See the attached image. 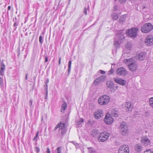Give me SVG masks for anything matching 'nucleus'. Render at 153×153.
Wrapping results in <instances>:
<instances>
[{
	"instance_id": "obj_1",
	"label": "nucleus",
	"mask_w": 153,
	"mask_h": 153,
	"mask_svg": "<svg viewBox=\"0 0 153 153\" xmlns=\"http://www.w3.org/2000/svg\"><path fill=\"white\" fill-rule=\"evenodd\" d=\"M124 62L127 65L128 69L132 71H134L137 70V65L136 62L132 58L125 59Z\"/></svg>"
},
{
	"instance_id": "obj_2",
	"label": "nucleus",
	"mask_w": 153,
	"mask_h": 153,
	"mask_svg": "<svg viewBox=\"0 0 153 153\" xmlns=\"http://www.w3.org/2000/svg\"><path fill=\"white\" fill-rule=\"evenodd\" d=\"M119 33H118L115 36V40L114 43V45L117 49L119 48L120 46V43H121L125 38L124 33L123 31L121 30Z\"/></svg>"
},
{
	"instance_id": "obj_3",
	"label": "nucleus",
	"mask_w": 153,
	"mask_h": 153,
	"mask_svg": "<svg viewBox=\"0 0 153 153\" xmlns=\"http://www.w3.org/2000/svg\"><path fill=\"white\" fill-rule=\"evenodd\" d=\"M110 135L107 131H103L98 133L97 138L98 140L101 142H104L108 140Z\"/></svg>"
},
{
	"instance_id": "obj_4",
	"label": "nucleus",
	"mask_w": 153,
	"mask_h": 153,
	"mask_svg": "<svg viewBox=\"0 0 153 153\" xmlns=\"http://www.w3.org/2000/svg\"><path fill=\"white\" fill-rule=\"evenodd\" d=\"M119 128L120 131L123 135H126L128 133V127L126 123L124 122L121 123Z\"/></svg>"
},
{
	"instance_id": "obj_5",
	"label": "nucleus",
	"mask_w": 153,
	"mask_h": 153,
	"mask_svg": "<svg viewBox=\"0 0 153 153\" xmlns=\"http://www.w3.org/2000/svg\"><path fill=\"white\" fill-rule=\"evenodd\" d=\"M110 98L107 95H103L100 97L98 100V103L101 105H107L109 102Z\"/></svg>"
},
{
	"instance_id": "obj_6",
	"label": "nucleus",
	"mask_w": 153,
	"mask_h": 153,
	"mask_svg": "<svg viewBox=\"0 0 153 153\" xmlns=\"http://www.w3.org/2000/svg\"><path fill=\"white\" fill-rule=\"evenodd\" d=\"M138 29L137 27L130 28L126 32V34L131 37H135L137 36Z\"/></svg>"
},
{
	"instance_id": "obj_7",
	"label": "nucleus",
	"mask_w": 153,
	"mask_h": 153,
	"mask_svg": "<svg viewBox=\"0 0 153 153\" xmlns=\"http://www.w3.org/2000/svg\"><path fill=\"white\" fill-rule=\"evenodd\" d=\"M153 29L152 25L150 23H146L141 27V30L143 33H147Z\"/></svg>"
},
{
	"instance_id": "obj_8",
	"label": "nucleus",
	"mask_w": 153,
	"mask_h": 153,
	"mask_svg": "<svg viewBox=\"0 0 153 153\" xmlns=\"http://www.w3.org/2000/svg\"><path fill=\"white\" fill-rule=\"evenodd\" d=\"M59 128V131L61 132V134L64 135L66 132L67 129L65 126V124L61 122L58 124L55 127L54 130H56Z\"/></svg>"
},
{
	"instance_id": "obj_9",
	"label": "nucleus",
	"mask_w": 153,
	"mask_h": 153,
	"mask_svg": "<svg viewBox=\"0 0 153 153\" xmlns=\"http://www.w3.org/2000/svg\"><path fill=\"white\" fill-rule=\"evenodd\" d=\"M106 86L107 88L113 92H114L118 88V87L115 85L114 83L111 80L106 82Z\"/></svg>"
},
{
	"instance_id": "obj_10",
	"label": "nucleus",
	"mask_w": 153,
	"mask_h": 153,
	"mask_svg": "<svg viewBox=\"0 0 153 153\" xmlns=\"http://www.w3.org/2000/svg\"><path fill=\"white\" fill-rule=\"evenodd\" d=\"M140 141L141 143L145 146H151V141L147 137H141Z\"/></svg>"
},
{
	"instance_id": "obj_11",
	"label": "nucleus",
	"mask_w": 153,
	"mask_h": 153,
	"mask_svg": "<svg viewBox=\"0 0 153 153\" xmlns=\"http://www.w3.org/2000/svg\"><path fill=\"white\" fill-rule=\"evenodd\" d=\"M131 45L129 42H128L126 43L125 49L124 50L122 56L123 57L127 56V55L126 54H129L130 52V50L131 48Z\"/></svg>"
},
{
	"instance_id": "obj_12",
	"label": "nucleus",
	"mask_w": 153,
	"mask_h": 153,
	"mask_svg": "<svg viewBox=\"0 0 153 153\" xmlns=\"http://www.w3.org/2000/svg\"><path fill=\"white\" fill-rule=\"evenodd\" d=\"M104 121L106 124L110 125L113 123L114 119L110 114L108 113L106 114Z\"/></svg>"
},
{
	"instance_id": "obj_13",
	"label": "nucleus",
	"mask_w": 153,
	"mask_h": 153,
	"mask_svg": "<svg viewBox=\"0 0 153 153\" xmlns=\"http://www.w3.org/2000/svg\"><path fill=\"white\" fill-rule=\"evenodd\" d=\"M129 151L128 146L126 145L121 146L119 148L118 153H129Z\"/></svg>"
},
{
	"instance_id": "obj_14",
	"label": "nucleus",
	"mask_w": 153,
	"mask_h": 153,
	"mask_svg": "<svg viewBox=\"0 0 153 153\" xmlns=\"http://www.w3.org/2000/svg\"><path fill=\"white\" fill-rule=\"evenodd\" d=\"M146 44L148 45H153V36L152 35H148L146 38L145 40Z\"/></svg>"
},
{
	"instance_id": "obj_15",
	"label": "nucleus",
	"mask_w": 153,
	"mask_h": 153,
	"mask_svg": "<svg viewBox=\"0 0 153 153\" xmlns=\"http://www.w3.org/2000/svg\"><path fill=\"white\" fill-rule=\"evenodd\" d=\"M94 115L96 119H100L103 116V111L101 109L97 110L94 113Z\"/></svg>"
},
{
	"instance_id": "obj_16",
	"label": "nucleus",
	"mask_w": 153,
	"mask_h": 153,
	"mask_svg": "<svg viewBox=\"0 0 153 153\" xmlns=\"http://www.w3.org/2000/svg\"><path fill=\"white\" fill-rule=\"evenodd\" d=\"M117 73L118 75L123 76L126 75L127 74L126 70L123 67L118 68L117 70Z\"/></svg>"
},
{
	"instance_id": "obj_17",
	"label": "nucleus",
	"mask_w": 153,
	"mask_h": 153,
	"mask_svg": "<svg viewBox=\"0 0 153 153\" xmlns=\"http://www.w3.org/2000/svg\"><path fill=\"white\" fill-rule=\"evenodd\" d=\"M106 76L102 75L97 78L94 82L95 85H98L100 83L104 82L106 79Z\"/></svg>"
},
{
	"instance_id": "obj_18",
	"label": "nucleus",
	"mask_w": 153,
	"mask_h": 153,
	"mask_svg": "<svg viewBox=\"0 0 153 153\" xmlns=\"http://www.w3.org/2000/svg\"><path fill=\"white\" fill-rule=\"evenodd\" d=\"M115 82L121 85H124L126 83V82L124 80L120 78H115L114 79Z\"/></svg>"
},
{
	"instance_id": "obj_19",
	"label": "nucleus",
	"mask_w": 153,
	"mask_h": 153,
	"mask_svg": "<svg viewBox=\"0 0 153 153\" xmlns=\"http://www.w3.org/2000/svg\"><path fill=\"white\" fill-rule=\"evenodd\" d=\"M125 108L127 111H131L132 108L131 106V103L130 102H126L125 104Z\"/></svg>"
},
{
	"instance_id": "obj_20",
	"label": "nucleus",
	"mask_w": 153,
	"mask_h": 153,
	"mask_svg": "<svg viewBox=\"0 0 153 153\" xmlns=\"http://www.w3.org/2000/svg\"><path fill=\"white\" fill-rule=\"evenodd\" d=\"M145 54L143 52L139 53L137 56V59H138L140 60H143L145 59Z\"/></svg>"
},
{
	"instance_id": "obj_21",
	"label": "nucleus",
	"mask_w": 153,
	"mask_h": 153,
	"mask_svg": "<svg viewBox=\"0 0 153 153\" xmlns=\"http://www.w3.org/2000/svg\"><path fill=\"white\" fill-rule=\"evenodd\" d=\"M111 114L113 116L117 117L118 116V111L115 109H112L111 110Z\"/></svg>"
},
{
	"instance_id": "obj_22",
	"label": "nucleus",
	"mask_w": 153,
	"mask_h": 153,
	"mask_svg": "<svg viewBox=\"0 0 153 153\" xmlns=\"http://www.w3.org/2000/svg\"><path fill=\"white\" fill-rule=\"evenodd\" d=\"M143 147L140 145L136 144L135 146V150L137 152H140L143 149Z\"/></svg>"
},
{
	"instance_id": "obj_23",
	"label": "nucleus",
	"mask_w": 153,
	"mask_h": 153,
	"mask_svg": "<svg viewBox=\"0 0 153 153\" xmlns=\"http://www.w3.org/2000/svg\"><path fill=\"white\" fill-rule=\"evenodd\" d=\"M5 69V66L4 64H2L1 68L0 71V74L1 75L3 76L4 75V71Z\"/></svg>"
},
{
	"instance_id": "obj_24",
	"label": "nucleus",
	"mask_w": 153,
	"mask_h": 153,
	"mask_svg": "<svg viewBox=\"0 0 153 153\" xmlns=\"http://www.w3.org/2000/svg\"><path fill=\"white\" fill-rule=\"evenodd\" d=\"M88 150L89 153H94L95 152L96 150L92 147H88Z\"/></svg>"
},
{
	"instance_id": "obj_25",
	"label": "nucleus",
	"mask_w": 153,
	"mask_h": 153,
	"mask_svg": "<svg viewBox=\"0 0 153 153\" xmlns=\"http://www.w3.org/2000/svg\"><path fill=\"white\" fill-rule=\"evenodd\" d=\"M111 17L114 19H117L118 18V15L115 13H112L111 15Z\"/></svg>"
},
{
	"instance_id": "obj_26",
	"label": "nucleus",
	"mask_w": 153,
	"mask_h": 153,
	"mask_svg": "<svg viewBox=\"0 0 153 153\" xmlns=\"http://www.w3.org/2000/svg\"><path fill=\"white\" fill-rule=\"evenodd\" d=\"M125 20V16H121L119 19V21L120 22H124Z\"/></svg>"
},
{
	"instance_id": "obj_27",
	"label": "nucleus",
	"mask_w": 153,
	"mask_h": 153,
	"mask_svg": "<svg viewBox=\"0 0 153 153\" xmlns=\"http://www.w3.org/2000/svg\"><path fill=\"white\" fill-rule=\"evenodd\" d=\"M84 119L83 118L79 119L77 121V124L78 125H80L84 121Z\"/></svg>"
},
{
	"instance_id": "obj_28",
	"label": "nucleus",
	"mask_w": 153,
	"mask_h": 153,
	"mask_svg": "<svg viewBox=\"0 0 153 153\" xmlns=\"http://www.w3.org/2000/svg\"><path fill=\"white\" fill-rule=\"evenodd\" d=\"M67 104L66 102L64 103L62 105V109L63 110H65L67 108Z\"/></svg>"
},
{
	"instance_id": "obj_29",
	"label": "nucleus",
	"mask_w": 153,
	"mask_h": 153,
	"mask_svg": "<svg viewBox=\"0 0 153 153\" xmlns=\"http://www.w3.org/2000/svg\"><path fill=\"white\" fill-rule=\"evenodd\" d=\"M56 152V153H62V147H59L57 148Z\"/></svg>"
},
{
	"instance_id": "obj_30",
	"label": "nucleus",
	"mask_w": 153,
	"mask_h": 153,
	"mask_svg": "<svg viewBox=\"0 0 153 153\" xmlns=\"http://www.w3.org/2000/svg\"><path fill=\"white\" fill-rule=\"evenodd\" d=\"M89 8V6L88 5V4L87 7H85L84 8V13H85V15H86L87 14V10H88V9Z\"/></svg>"
},
{
	"instance_id": "obj_31",
	"label": "nucleus",
	"mask_w": 153,
	"mask_h": 153,
	"mask_svg": "<svg viewBox=\"0 0 153 153\" xmlns=\"http://www.w3.org/2000/svg\"><path fill=\"white\" fill-rule=\"evenodd\" d=\"M149 102L150 105L153 108V97H151L150 99Z\"/></svg>"
},
{
	"instance_id": "obj_32",
	"label": "nucleus",
	"mask_w": 153,
	"mask_h": 153,
	"mask_svg": "<svg viewBox=\"0 0 153 153\" xmlns=\"http://www.w3.org/2000/svg\"><path fill=\"white\" fill-rule=\"evenodd\" d=\"M71 61H69L68 62V72H69L71 67Z\"/></svg>"
},
{
	"instance_id": "obj_33",
	"label": "nucleus",
	"mask_w": 153,
	"mask_h": 153,
	"mask_svg": "<svg viewBox=\"0 0 153 153\" xmlns=\"http://www.w3.org/2000/svg\"><path fill=\"white\" fill-rule=\"evenodd\" d=\"M97 133V130L96 129H94L93 130L91 133V135L94 136H95Z\"/></svg>"
},
{
	"instance_id": "obj_34",
	"label": "nucleus",
	"mask_w": 153,
	"mask_h": 153,
	"mask_svg": "<svg viewBox=\"0 0 153 153\" xmlns=\"http://www.w3.org/2000/svg\"><path fill=\"white\" fill-rule=\"evenodd\" d=\"M143 153H153V151L151 150L147 149Z\"/></svg>"
},
{
	"instance_id": "obj_35",
	"label": "nucleus",
	"mask_w": 153,
	"mask_h": 153,
	"mask_svg": "<svg viewBox=\"0 0 153 153\" xmlns=\"http://www.w3.org/2000/svg\"><path fill=\"white\" fill-rule=\"evenodd\" d=\"M34 149L35 151L37 153L39 152L40 150V149L37 147H34Z\"/></svg>"
},
{
	"instance_id": "obj_36",
	"label": "nucleus",
	"mask_w": 153,
	"mask_h": 153,
	"mask_svg": "<svg viewBox=\"0 0 153 153\" xmlns=\"http://www.w3.org/2000/svg\"><path fill=\"white\" fill-rule=\"evenodd\" d=\"M3 80L2 78L0 77V85H3Z\"/></svg>"
},
{
	"instance_id": "obj_37",
	"label": "nucleus",
	"mask_w": 153,
	"mask_h": 153,
	"mask_svg": "<svg viewBox=\"0 0 153 153\" xmlns=\"http://www.w3.org/2000/svg\"><path fill=\"white\" fill-rule=\"evenodd\" d=\"M39 42L41 44L43 42V40L42 39V37L41 36H40L39 37Z\"/></svg>"
},
{
	"instance_id": "obj_38",
	"label": "nucleus",
	"mask_w": 153,
	"mask_h": 153,
	"mask_svg": "<svg viewBox=\"0 0 153 153\" xmlns=\"http://www.w3.org/2000/svg\"><path fill=\"white\" fill-rule=\"evenodd\" d=\"M114 72V70L111 68V70L109 71L108 73L109 74H112Z\"/></svg>"
},
{
	"instance_id": "obj_39",
	"label": "nucleus",
	"mask_w": 153,
	"mask_h": 153,
	"mask_svg": "<svg viewBox=\"0 0 153 153\" xmlns=\"http://www.w3.org/2000/svg\"><path fill=\"white\" fill-rule=\"evenodd\" d=\"M33 103V100L32 99H30L29 102V104L30 106H32Z\"/></svg>"
},
{
	"instance_id": "obj_40",
	"label": "nucleus",
	"mask_w": 153,
	"mask_h": 153,
	"mask_svg": "<svg viewBox=\"0 0 153 153\" xmlns=\"http://www.w3.org/2000/svg\"><path fill=\"white\" fill-rule=\"evenodd\" d=\"M126 0H119L120 2L121 3H123L125 2Z\"/></svg>"
},
{
	"instance_id": "obj_41",
	"label": "nucleus",
	"mask_w": 153,
	"mask_h": 153,
	"mask_svg": "<svg viewBox=\"0 0 153 153\" xmlns=\"http://www.w3.org/2000/svg\"><path fill=\"white\" fill-rule=\"evenodd\" d=\"M100 73L102 74H104L105 73V72L102 70H100Z\"/></svg>"
},
{
	"instance_id": "obj_42",
	"label": "nucleus",
	"mask_w": 153,
	"mask_h": 153,
	"mask_svg": "<svg viewBox=\"0 0 153 153\" xmlns=\"http://www.w3.org/2000/svg\"><path fill=\"white\" fill-rule=\"evenodd\" d=\"M71 143L74 144L75 146H76L78 145V144L74 141H72Z\"/></svg>"
},
{
	"instance_id": "obj_43",
	"label": "nucleus",
	"mask_w": 153,
	"mask_h": 153,
	"mask_svg": "<svg viewBox=\"0 0 153 153\" xmlns=\"http://www.w3.org/2000/svg\"><path fill=\"white\" fill-rule=\"evenodd\" d=\"M37 134H36V136L33 139V140H35L37 139V138L38 137Z\"/></svg>"
},
{
	"instance_id": "obj_44",
	"label": "nucleus",
	"mask_w": 153,
	"mask_h": 153,
	"mask_svg": "<svg viewBox=\"0 0 153 153\" xmlns=\"http://www.w3.org/2000/svg\"><path fill=\"white\" fill-rule=\"evenodd\" d=\"M47 153H51L50 150L48 148L47 149Z\"/></svg>"
},
{
	"instance_id": "obj_45",
	"label": "nucleus",
	"mask_w": 153,
	"mask_h": 153,
	"mask_svg": "<svg viewBox=\"0 0 153 153\" xmlns=\"http://www.w3.org/2000/svg\"><path fill=\"white\" fill-rule=\"evenodd\" d=\"M48 58L47 56H46L45 58V62H47L48 61Z\"/></svg>"
},
{
	"instance_id": "obj_46",
	"label": "nucleus",
	"mask_w": 153,
	"mask_h": 153,
	"mask_svg": "<svg viewBox=\"0 0 153 153\" xmlns=\"http://www.w3.org/2000/svg\"><path fill=\"white\" fill-rule=\"evenodd\" d=\"M18 23H16V22L15 23L13 24V26L14 27L18 25Z\"/></svg>"
},
{
	"instance_id": "obj_47",
	"label": "nucleus",
	"mask_w": 153,
	"mask_h": 153,
	"mask_svg": "<svg viewBox=\"0 0 153 153\" xmlns=\"http://www.w3.org/2000/svg\"><path fill=\"white\" fill-rule=\"evenodd\" d=\"M61 58H60L59 59V65H60L61 64Z\"/></svg>"
},
{
	"instance_id": "obj_48",
	"label": "nucleus",
	"mask_w": 153,
	"mask_h": 153,
	"mask_svg": "<svg viewBox=\"0 0 153 153\" xmlns=\"http://www.w3.org/2000/svg\"><path fill=\"white\" fill-rule=\"evenodd\" d=\"M11 8V7L10 6H9L8 7V9L9 10H10Z\"/></svg>"
},
{
	"instance_id": "obj_49",
	"label": "nucleus",
	"mask_w": 153,
	"mask_h": 153,
	"mask_svg": "<svg viewBox=\"0 0 153 153\" xmlns=\"http://www.w3.org/2000/svg\"><path fill=\"white\" fill-rule=\"evenodd\" d=\"M27 74L26 75V77H25V79H27Z\"/></svg>"
},
{
	"instance_id": "obj_50",
	"label": "nucleus",
	"mask_w": 153,
	"mask_h": 153,
	"mask_svg": "<svg viewBox=\"0 0 153 153\" xmlns=\"http://www.w3.org/2000/svg\"><path fill=\"white\" fill-rule=\"evenodd\" d=\"M45 81L46 82V83H48L49 82V80L48 79H47Z\"/></svg>"
},
{
	"instance_id": "obj_51",
	"label": "nucleus",
	"mask_w": 153,
	"mask_h": 153,
	"mask_svg": "<svg viewBox=\"0 0 153 153\" xmlns=\"http://www.w3.org/2000/svg\"><path fill=\"white\" fill-rule=\"evenodd\" d=\"M36 134H37V136H38V135L39 134V131H37V132Z\"/></svg>"
},
{
	"instance_id": "obj_52",
	"label": "nucleus",
	"mask_w": 153,
	"mask_h": 153,
	"mask_svg": "<svg viewBox=\"0 0 153 153\" xmlns=\"http://www.w3.org/2000/svg\"><path fill=\"white\" fill-rule=\"evenodd\" d=\"M91 122L90 121H89L88 122V124H90Z\"/></svg>"
},
{
	"instance_id": "obj_53",
	"label": "nucleus",
	"mask_w": 153,
	"mask_h": 153,
	"mask_svg": "<svg viewBox=\"0 0 153 153\" xmlns=\"http://www.w3.org/2000/svg\"><path fill=\"white\" fill-rule=\"evenodd\" d=\"M152 123H153V119L152 120Z\"/></svg>"
}]
</instances>
